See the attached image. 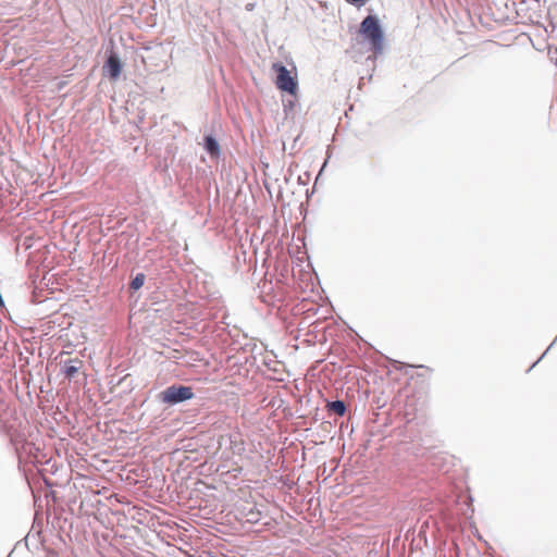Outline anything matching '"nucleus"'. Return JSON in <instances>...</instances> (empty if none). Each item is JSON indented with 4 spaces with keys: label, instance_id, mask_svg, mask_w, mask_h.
Instances as JSON below:
<instances>
[{
    "label": "nucleus",
    "instance_id": "obj_1",
    "mask_svg": "<svg viewBox=\"0 0 557 557\" xmlns=\"http://www.w3.org/2000/svg\"><path fill=\"white\" fill-rule=\"evenodd\" d=\"M359 33L369 41L370 50L376 54L383 49V32L379 20L368 15L360 24Z\"/></svg>",
    "mask_w": 557,
    "mask_h": 557
},
{
    "label": "nucleus",
    "instance_id": "obj_2",
    "mask_svg": "<svg viewBox=\"0 0 557 557\" xmlns=\"http://www.w3.org/2000/svg\"><path fill=\"white\" fill-rule=\"evenodd\" d=\"M272 69L277 74L275 82L276 87L290 95H295L297 82L296 78L290 75L289 71L282 63H274Z\"/></svg>",
    "mask_w": 557,
    "mask_h": 557
},
{
    "label": "nucleus",
    "instance_id": "obj_3",
    "mask_svg": "<svg viewBox=\"0 0 557 557\" xmlns=\"http://www.w3.org/2000/svg\"><path fill=\"white\" fill-rule=\"evenodd\" d=\"M193 397L194 393L191 387L189 386L172 385L161 393V399L163 403L166 404H177L181 401L191 399Z\"/></svg>",
    "mask_w": 557,
    "mask_h": 557
},
{
    "label": "nucleus",
    "instance_id": "obj_4",
    "mask_svg": "<svg viewBox=\"0 0 557 557\" xmlns=\"http://www.w3.org/2000/svg\"><path fill=\"white\" fill-rule=\"evenodd\" d=\"M103 69L108 72L109 77L111 79L115 81L120 76L121 71H122V63H121L117 54L111 53L108 57V60H107Z\"/></svg>",
    "mask_w": 557,
    "mask_h": 557
},
{
    "label": "nucleus",
    "instance_id": "obj_5",
    "mask_svg": "<svg viewBox=\"0 0 557 557\" xmlns=\"http://www.w3.org/2000/svg\"><path fill=\"white\" fill-rule=\"evenodd\" d=\"M83 361L79 359H72L64 363L62 372L64 376L69 380L73 379L82 369Z\"/></svg>",
    "mask_w": 557,
    "mask_h": 557
},
{
    "label": "nucleus",
    "instance_id": "obj_6",
    "mask_svg": "<svg viewBox=\"0 0 557 557\" xmlns=\"http://www.w3.org/2000/svg\"><path fill=\"white\" fill-rule=\"evenodd\" d=\"M205 148L210 153L211 157L220 156V145L210 135L205 137Z\"/></svg>",
    "mask_w": 557,
    "mask_h": 557
},
{
    "label": "nucleus",
    "instance_id": "obj_7",
    "mask_svg": "<svg viewBox=\"0 0 557 557\" xmlns=\"http://www.w3.org/2000/svg\"><path fill=\"white\" fill-rule=\"evenodd\" d=\"M329 410L334 412L337 416H344L346 411V406L342 400H335L327 405Z\"/></svg>",
    "mask_w": 557,
    "mask_h": 557
},
{
    "label": "nucleus",
    "instance_id": "obj_8",
    "mask_svg": "<svg viewBox=\"0 0 557 557\" xmlns=\"http://www.w3.org/2000/svg\"><path fill=\"white\" fill-rule=\"evenodd\" d=\"M144 282H145V275L144 274H138L131 283V286L133 289H139L143 285H144Z\"/></svg>",
    "mask_w": 557,
    "mask_h": 557
}]
</instances>
